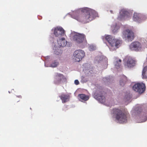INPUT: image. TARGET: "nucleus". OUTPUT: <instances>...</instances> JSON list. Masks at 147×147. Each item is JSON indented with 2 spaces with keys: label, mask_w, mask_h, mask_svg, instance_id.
<instances>
[{
  "label": "nucleus",
  "mask_w": 147,
  "mask_h": 147,
  "mask_svg": "<svg viewBox=\"0 0 147 147\" xmlns=\"http://www.w3.org/2000/svg\"><path fill=\"white\" fill-rule=\"evenodd\" d=\"M97 16V13L94 10L86 7L74 11L72 17L79 22L87 23L92 20Z\"/></svg>",
  "instance_id": "nucleus-1"
},
{
  "label": "nucleus",
  "mask_w": 147,
  "mask_h": 147,
  "mask_svg": "<svg viewBox=\"0 0 147 147\" xmlns=\"http://www.w3.org/2000/svg\"><path fill=\"white\" fill-rule=\"evenodd\" d=\"M112 113L119 123H123L127 122V117L129 115L127 111H123L120 109L114 108L112 109Z\"/></svg>",
  "instance_id": "nucleus-2"
},
{
  "label": "nucleus",
  "mask_w": 147,
  "mask_h": 147,
  "mask_svg": "<svg viewBox=\"0 0 147 147\" xmlns=\"http://www.w3.org/2000/svg\"><path fill=\"white\" fill-rule=\"evenodd\" d=\"M112 38L110 35H107L105 38L106 40L110 44L111 47L109 48L112 51L115 49V48H118L122 43L121 40L116 39H112Z\"/></svg>",
  "instance_id": "nucleus-3"
},
{
  "label": "nucleus",
  "mask_w": 147,
  "mask_h": 147,
  "mask_svg": "<svg viewBox=\"0 0 147 147\" xmlns=\"http://www.w3.org/2000/svg\"><path fill=\"white\" fill-rule=\"evenodd\" d=\"M122 37L128 41H131L134 40L135 36L134 33L131 30L127 29L123 31Z\"/></svg>",
  "instance_id": "nucleus-4"
},
{
  "label": "nucleus",
  "mask_w": 147,
  "mask_h": 147,
  "mask_svg": "<svg viewBox=\"0 0 147 147\" xmlns=\"http://www.w3.org/2000/svg\"><path fill=\"white\" fill-rule=\"evenodd\" d=\"M85 53L82 50H77L75 51L73 54V59L75 61L79 62L84 57Z\"/></svg>",
  "instance_id": "nucleus-5"
},
{
  "label": "nucleus",
  "mask_w": 147,
  "mask_h": 147,
  "mask_svg": "<svg viewBox=\"0 0 147 147\" xmlns=\"http://www.w3.org/2000/svg\"><path fill=\"white\" fill-rule=\"evenodd\" d=\"M129 48L131 51H141L142 49V45L139 42L134 41L131 43L129 46Z\"/></svg>",
  "instance_id": "nucleus-6"
},
{
  "label": "nucleus",
  "mask_w": 147,
  "mask_h": 147,
  "mask_svg": "<svg viewBox=\"0 0 147 147\" xmlns=\"http://www.w3.org/2000/svg\"><path fill=\"white\" fill-rule=\"evenodd\" d=\"M145 85L143 83H137L133 87L134 90L140 94L144 92L145 90Z\"/></svg>",
  "instance_id": "nucleus-7"
},
{
  "label": "nucleus",
  "mask_w": 147,
  "mask_h": 147,
  "mask_svg": "<svg viewBox=\"0 0 147 147\" xmlns=\"http://www.w3.org/2000/svg\"><path fill=\"white\" fill-rule=\"evenodd\" d=\"M84 34L77 33L74 36L73 39L78 43H81L84 40H86Z\"/></svg>",
  "instance_id": "nucleus-8"
},
{
  "label": "nucleus",
  "mask_w": 147,
  "mask_h": 147,
  "mask_svg": "<svg viewBox=\"0 0 147 147\" xmlns=\"http://www.w3.org/2000/svg\"><path fill=\"white\" fill-rule=\"evenodd\" d=\"M66 80V78L62 74L58 73L55 74L54 82L56 84H59Z\"/></svg>",
  "instance_id": "nucleus-9"
},
{
  "label": "nucleus",
  "mask_w": 147,
  "mask_h": 147,
  "mask_svg": "<svg viewBox=\"0 0 147 147\" xmlns=\"http://www.w3.org/2000/svg\"><path fill=\"white\" fill-rule=\"evenodd\" d=\"M54 33L56 36L61 37L65 34V31L62 27H57L54 28Z\"/></svg>",
  "instance_id": "nucleus-10"
},
{
  "label": "nucleus",
  "mask_w": 147,
  "mask_h": 147,
  "mask_svg": "<svg viewBox=\"0 0 147 147\" xmlns=\"http://www.w3.org/2000/svg\"><path fill=\"white\" fill-rule=\"evenodd\" d=\"M136 61L134 59L129 57L127 61L126 64L125 65V66L126 67L128 68H131L135 65Z\"/></svg>",
  "instance_id": "nucleus-11"
},
{
  "label": "nucleus",
  "mask_w": 147,
  "mask_h": 147,
  "mask_svg": "<svg viewBox=\"0 0 147 147\" xmlns=\"http://www.w3.org/2000/svg\"><path fill=\"white\" fill-rule=\"evenodd\" d=\"M129 16L130 13L124 10H121L119 13V15L118 18V19L119 20H121L124 17H128Z\"/></svg>",
  "instance_id": "nucleus-12"
},
{
  "label": "nucleus",
  "mask_w": 147,
  "mask_h": 147,
  "mask_svg": "<svg viewBox=\"0 0 147 147\" xmlns=\"http://www.w3.org/2000/svg\"><path fill=\"white\" fill-rule=\"evenodd\" d=\"M63 103H65L68 101L69 100L70 96L68 94L62 93L59 96Z\"/></svg>",
  "instance_id": "nucleus-13"
},
{
  "label": "nucleus",
  "mask_w": 147,
  "mask_h": 147,
  "mask_svg": "<svg viewBox=\"0 0 147 147\" xmlns=\"http://www.w3.org/2000/svg\"><path fill=\"white\" fill-rule=\"evenodd\" d=\"M57 42L60 47H64L66 46L67 44V42L65 40L64 38L57 40Z\"/></svg>",
  "instance_id": "nucleus-14"
},
{
  "label": "nucleus",
  "mask_w": 147,
  "mask_h": 147,
  "mask_svg": "<svg viewBox=\"0 0 147 147\" xmlns=\"http://www.w3.org/2000/svg\"><path fill=\"white\" fill-rule=\"evenodd\" d=\"M127 78L126 76L123 75L122 76L119 81L120 85L121 86H123L127 82Z\"/></svg>",
  "instance_id": "nucleus-15"
},
{
  "label": "nucleus",
  "mask_w": 147,
  "mask_h": 147,
  "mask_svg": "<svg viewBox=\"0 0 147 147\" xmlns=\"http://www.w3.org/2000/svg\"><path fill=\"white\" fill-rule=\"evenodd\" d=\"M78 97L80 100H82L84 101L87 100L89 98V97L84 94H80L78 95Z\"/></svg>",
  "instance_id": "nucleus-16"
},
{
  "label": "nucleus",
  "mask_w": 147,
  "mask_h": 147,
  "mask_svg": "<svg viewBox=\"0 0 147 147\" xmlns=\"http://www.w3.org/2000/svg\"><path fill=\"white\" fill-rule=\"evenodd\" d=\"M133 20L136 22H139L141 19L140 18L139 14L137 13H134L133 17Z\"/></svg>",
  "instance_id": "nucleus-17"
},
{
  "label": "nucleus",
  "mask_w": 147,
  "mask_h": 147,
  "mask_svg": "<svg viewBox=\"0 0 147 147\" xmlns=\"http://www.w3.org/2000/svg\"><path fill=\"white\" fill-rule=\"evenodd\" d=\"M142 78H147V66L143 68L142 72Z\"/></svg>",
  "instance_id": "nucleus-18"
},
{
  "label": "nucleus",
  "mask_w": 147,
  "mask_h": 147,
  "mask_svg": "<svg viewBox=\"0 0 147 147\" xmlns=\"http://www.w3.org/2000/svg\"><path fill=\"white\" fill-rule=\"evenodd\" d=\"M59 64V62L57 60L53 61L50 65V66L55 67H56Z\"/></svg>",
  "instance_id": "nucleus-19"
},
{
  "label": "nucleus",
  "mask_w": 147,
  "mask_h": 147,
  "mask_svg": "<svg viewBox=\"0 0 147 147\" xmlns=\"http://www.w3.org/2000/svg\"><path fill=\"white\" fill-rule=\"evenodd\" d=\"M121 59H119L118 61H116L115 63V67L118 69L119 67L121 65Z\"/></svg>",
  "instance_id": "nucleus-20"
},
{
  "label": "nucleus",
  "mask_w": 147,
  "mask_h": 147,
  "mask_svg": "<svg viewBox=\"0 0 147 147\" xmlns=\"http://www.w3.org/2000/svg\"><path fill=\"white\" fill-rule=\"evenodd\" d=\"M98 99L100 101L103 102L105 101V97L103 95H100L99 96L98 95Z\"/></svg>",
  "instance_id": "nucleus-21"
},
{
  "label": "nucleus",
  "mask_w": 147,
  "mask_h": 147,
  "mask_svg": "<svg viewBox=\"0 0 147 147\" xmlns=\"http://www.w3.org/2000/svg\"><path fill=\"white\" fill-rule=\"evenodd\" d=\"M58 51H58L57 50H55V51L54 53L55 54L57 55H59L60 54V53L59 52V50Z\"/></svg>",
  "instance_id": "nucleus-22"
},
{
  "label": "nucleus",
  "mask_w": 147,
  "mask_h": 147,
  "mask_svg": "<svg viewBox=\"0 0 147 147\" xmlns=\"http://www.w3.org/2000/svg\"><path fill=\"white\" fill-rule=\"evenodd\" d=\"M74 83L76 85H78L79 84V82L78 80H75L74 81Z\"/></svg>",
  "instance_id": "nucleus-23"
},
{
  "label": "nucleus",
  "mask_w": 147,
  "mask_h": 147,
  "mask_svg": "<svg viewBox=\"0 0 147 147\" xmlns=\"http://www.w3.org/2000/svg\"><path fill=\"white\" fill-rule=\"evenodd\" d=\"M117 30H115V29H113V33H115V32H117Z\"/></svg>",
  "instance_id": "nucleus-24"
},
{
  "label": "nucleus",
  "mask_w": 147,
  "mask_h": 147,
  "mask_svg": "<svg viewBox=\"0 0 147 147\" xmlns=\"http://www.w3.org/2000/svg\"><path fill=\"white\" fill-rule=\"evenodd\" d=\"M90 48L91 49H92V48H93V46H90ZM94 49H93V48L92 49V50H93Z\"/></svg>",
  "instance_id": "nucleus-25"
},
{
  "label": "nucleus",
  "mask_w": 147,
  "mask_h": 147,
  "mask_svg": "<svg viewBox=\"0 0 147 147\" xmlns=\"http://www.w3.org/2000/svg\"><path fill=\"white\" fill-rule=\"evenodd\" d=\"M17 97L20 98H22V96L21 95L18 96H17Z\"/></svg>",
  "instance_id": "nucleus-26"
},
{
  "label": "nucleus",
  "mask_w": 147,
  "mask_h": 147,
  "mask_svg": "<svg viewBox=\"0 0 147 147\" xmlns=\"http://www.w3.org/2000/svg\"><path fill=\"white\" fill-rule=\"evenodd\" d=\"M110 12H111V13H113V11H110Z\"/></svg>",
  "instance_id": "nucleus-27"
}]
</instances>
